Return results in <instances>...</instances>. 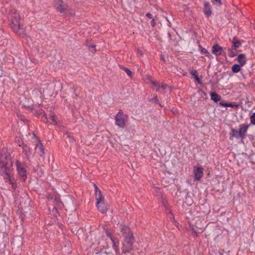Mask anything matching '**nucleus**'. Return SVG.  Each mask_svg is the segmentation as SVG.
Masks as SVG:
<instances>
[{"label": "nucleus", "mask_w": 255, "mask_h": 255, "mask_svg": "<svg viewBox=\"0 0 255 255\" xmlns=\"http://www.w3.org/2000/svg\"><path fill=\"white\" fill-rule=\"evenodd\" d=\"M220 106L224 107H228V103H226L224 101H221L219 103Z\"/></svg>", "instance_id": "obj_30"}, {"label": "nucleus", "mask_w": 255, "mask_h": 255, "mask_svg": "<svg viewBox=\"0 0 255 255\" xmlns=\"http://www.w3.org/2000/svg\"><path fill=\"white\" fill-rule=\"evenodd\" d=\"M16 165L18 174L22 181H25L26 178V171L24 167V165L21 163L19 161L16 162Z\"/></svg>", "instance_id": "obj_7"}, {"label": "nucleus", "mask_w": 255, "mask_h": 255, "mask_svg": "<svg viewBox=\"0 0 255 255\" xmlns=\"http://www.w3.org/2000/svg\"><path fill=\"white\" fill-rule=\"evenodd\" d=\"M251 123L255 125V113H254L250 117Z\"/></svg>", "instance_id": "obj_28"}, {"label": "nucleus", "mask_w": 255, "mask_h": 255, "mask_svg": "<svg viewBox=\"0 0 255 255\" xmlns=\"http://www.w3.org/2000/svg\"><path fill=\"white\" fill-rule=\"evenodd\" d=\"M121 232L123 233V235L126 238V236H128V234H132V233L130 232L129 228L126 226L122 225L121 227Z\"/></svg>", "instance_id": "obj_17"}, {"label": "nucleus", "mask_w": 255, "mask_h": 255, "mask_svg": "<svg viewBox=\"0 0 255 255\" xmlns=\"http://www.w3.org/2000/svg\"><path fill=\"white\" fill-rule=\"evenodd\" d=\"M12 165L10 155L4 150H2L0 153V173L3 175H5L10 183H12Z\"/></svg>", "instance_id": "obj_1"}, {"label": "nucleus", "mask_w": 255, "mask_h": 255, "mask_svg": "<svg viewBox=\"0 0 255 255\" xmlns=\"http://www.w3.org/2000/svg\"><path fill=\"white\" fill-rule=\"evenodd\" d=\"M211 99L215 102L220 101L221 99V96L216 93H211L210 94Z\"/></svg>", "instance_id": "obj_20"}, {"label": "nucleus", "mask_w": 255, "mask_h": 255, "mask_svg": "<svg viewBox=\"0 0 255 255\" xmlns=\"http://www.w3.org/2000/svg\"><path fill=\"white\" fill-rule=\"evenodd\" d=\"M168 89L169 90V92H170L171 91V89L169 88H168Z\"/></svg>", "instance_id": "obj_43"}, {"label": "nucleus", "mask_w": 255, "mask_h": 255, "mask_svg": "<svg viewBox=\"0 0 255 255\" xmlns=\"http://www.w3.org/2000/svg\"><path fill=\"white\" fill-rule=\"evenodd\" d=\"M191 74L195 77H196V76H198L197 75V72L196 71H192L191 72Z\"/></svg>", "instance_id": "obj_33"}, {"label": "nucleus", "mask_w": 255, "mask_h": 255, "mask_svg": "<svg viewBox=\"0 0 255 255\" xmlns=\"http://www.w3.org/2000/svg\"><path fill=\"white\" fill-rule=\"evenodd\" d=\"M249 128V125L246 124L240 125L239 129H231L232 135L236 138L244 139L246 137Z\"/></svg>", "instance_id": "obj_2"}, {"label": "nucleus", "mask_w": 255, "mask_h": 255, "mask_svg": "<svg viewBox=\"0 0 255 255\" xmlns=\"http://www.w3.org/2000/svg\"><path fill=\"white\" fill-rule=\"evenodd\" d=\"M201 53L203 54H206V55L209 58H211L212 55L210 54V53L205 48H202L201 50Z\"/></svg>", "instance_id": "obj_26"}, {"label": "nucleus", "mask_w": 255, "mask_h": 255, "mask_svg": "<svg viewBox=\"0 0 255 255\" xmlns=\"http://www.w3.org/2000/svg\"><path fill=\"white\" fill-rule=\"evenodd\" d=\"M2 75V71L1 68H0V77H1Z\"/></svg>", "instance_id": "obj_38"}, {"label": "nucleus", "mask_w": 255, "mask_h": 255, "mask_svg": "<svg viewBox=\"0 0 255 255\" xmlns=\"http://www.w3.org/2000/svg\"><path fill=\"white\" fill-rule=\"evenodd\" d=\"M153 100H154V102H155V103H158V102H159V101H158V99L157 98V97H156V96L155 97H154V99H153Z\"/></svg>", "instance_id": "obj_37"}, {"label": "nucleus", "mask_w": 255, "mask_h": 255, "mask_svg": "<svg viewBox=\"0 0 255 255\" xmlns=\"http://www.w3.org/2000/svg\"><path fill=\"white\" fill-rule=\"evenodd\" d=\"M47 120L48 122L52 125H56L57 123V117L54 114L52 113H51L49 115V118L47 119Z\"/></svg>", "instance_id": "obj_16"}, {"label": "nucleus", "mask_w": 255, "mask_h": 255, "mask_svg": "<svg viewBox=\"0 0 255 255\" xmlns=\"http://www.w3.org/2000/svg\"><path fill=\"white\" fill-rule=\"evenodd\" d=\"M237 59L241 66H243L246 63V57L244 54L239 55Z\"/></svg>", "instance_id": "obj_18"}, {"label": "nucleus", "mask_w": 255, "mask_h": 255, "mask_svg": "<svg viewBox=\"0 0 255 255\" xmlns=\"http://www.w3.org/2000/svg\"><path fill=\"white\" fill-rule=\"evenodd\" d=\"M194 178L196 180H199L203 175V169L202 167H197L194 170Z\"/></svg>", "instance_id": "obj_12"}, {"label": "nucleus", "mask_w": 255, "mask_h": 255, "mask_svg": "<svg viewBox=\"0 0 255 255\" xmlns=\"http://www.w3.org/2000/svg\"><path fill=\"white\" fill-rule=\"evenodd\" d=\"M101 255V254H99V255Z\"/></svg>", "instance_id": "obj_44"}, {"label": "nucleus", "mask_w": 255, "mask_h": 255, "mask_svg": "<svg viewBox=\"0 0 255 255\" xmlns=\"http://www.w3.org/2000/svg\"><path fill=\"white\" fill-rule=\"evenodd\" d=\"M191 226V229L193 233H196L197 231L195 230L194 227L200 230H202L204 228L205 223L203 219H202L199 217L194 218L190 223Z\"/></svg>", "instance_id": "obj_6"}, {"label": "nucleus", "mask_w": 255, "mask_h": 255, "mask_svg": "<svg viewBox=\"0 0 255 255\" xmlns=\"http://www.w3.org/2000/svg\"><path fill=\"white\" fill-rule=\"evenodd\" d=\"M138 53H139L141 55H142V52L140 51H139V50H138Z\"/></svg>", "instance_id": "obj_39"}, {"label": "nucleus", "mask_w": 255, "mask_h": 255, "mask_svg": "<svg viewBox=\"0 0 255 255\" xmlns=\"http://www.w3.org/2000/svg\"><path fill=\"white\" fill-rule=\"evenodd\" d=\"M146 16L147 17H148V18H150V19H151V18H152V14H150V13H146Z\"/></svg>", "instance_id": "obj_35"}, {"label": "nucleus", "mask_w": 255, "mask_h": 255, "mask_svg": "<svg viewBox=\"0 0 255 255\" xmlns=\"http://www.w3.org/2000/svg\"><path fill=\"white\" fill-rule=\"evenodd\" d=\"M20 142H21L20 141H18V143H19V146H21V145L20 144Z\"/></svg>", "instance_id": "obj_41"}, {"label": "nucleus", "mask_w": 255, "mask_h": 255, "mask_svg": "<svg viewBox=\"0 0 255 255\" xmlns=\"http://www.w3.org/2000/svg\"><path fill=\"white\" fill-rule=\"evenodd\" d=\"M151 24L152 26H154L155 25V21L154 19H152L151 21Z\"/></svg>", "instance_id": "obj_36"}, {"label": "nucleus", "mask_w": 255, "mask_h": 255, "mask_svg": "<svg viewBox=\"0 0 255 255\" xmlns=\"http://www.w3.org/2000/svg\"><path fill=\"white\" fill-rule=\"evenodd\" d=\"M91 47L92 48L95 49L96 46L95 45H93V46H91Z\"/></svg>", "instance_id": "obj_40"}, {"label": "nucleus", "mask_w": 255, "mask_h": 255, "mask_svg": "<svg viewBox=\"0 0 255 255\" xmlns=\"http://www.w3.org/2000/svg\"><path fill=\"white\" fill-rule=\"evenodd\" d=\"M94 186L95 187V197H97L98 195H99V194L100 195V196H102V193L101 192V191L100 190V189L98 188L97 186L96 185V184H94Z\"/></svg>", "instance_id": "obj_25"}, {"label": "nucleus", "mask_w": 255, "mask_h": 255, "mask_svg": "<svg viewBox=\"0 0 255 255\" xmlns=\"http://www.w3.org/2000/svg\"><path fill=\"white\" fill-rule=\"evenodd\" d=\"M36 147L39 148L40 152L42 153L43 154H44L45 153L43 145L41 143H39L38 144H37L36 145Z\"/></svg>", "instance_id": "obj_23"}, {"label": "nucleus", "mask_w": 255, "mask_h": 255, "mask_svg": "<svg viewBox=\"0 0 255 255\" xmlns=\"http://www.w3.org/2000/svg\"><path fill=\"white\" fill-rule=\"evenodd\" d=\"M195 78L196 81L197 82H198L199 83H201L200 80V79L199 78V77H198V76H196V77H195Z\"/></svg>", "instance_id": "obj_34"}, {"label": "nucleus", "mask_w": 255, "mask_h": 255, "mask_svg": "<svg viewBox=\"0 0 255 255\" xmlns=\"http://www.w3.org/2000/svg\"><path fill=\"white\" fill-rule=\"evenodd\" d=\"M213 2L214 3L215 2H218L219 5L222 4V2L221 0H213Z\"/></svg>", "instance_id": "obj_32"}, {"label": "nucleus", "mask_w": 255, "mask_h": 255, "mask_svg": "<svg viewBox=\"0 0 255 255\" xmlns=\"http://www.w3.org/2000/svg\"><path fill=\"white\" fill-rule=\"evenodd\" d=\"M11 22L19 21L20 16L15 9H11L9 12Z\"/></svg>", "instance_id": "obj_10"}, {"label": "nucleus", "mask_w": 255, "mask_h": 255, "mask_svg": "<svg viewBox=\"0 0 255 255\" xmlns=\"http://www.w3.org/2000/svg\"><path fill=\"white\" fill-rule=\"evenodd\" d=\"M151 84L152 88L156 91H159L160 90L165 91L168 88L167 86L166 85H160L159 83L154 81L151 82Z\"/></svg>", "instance_id": "obj_11"}, {"label": "nucleus", "mask_w": 255, "mask_h": 255, "mask_svg": "<svg viewBox=\"0 0 255 255\" xmlns=\"http://www.w3.org/2000/svg\"><path fill=\"white\" fill-rule=\"evenodd\" d=\"M223 51L222 47L218 44H216L212 47V52L216 56L221 55Z\"/></svg>", "instance_id": "obj_13"}, {"label": "nucleus", "mask_w": 255, "mask_h": 255, "mask_svg": "<svg viewBox=\"0 0 255 255\" xmlns=\"http://www.w3.org/2000/svg\"><path fill=\"white\" fill-rule=\"evenodd\" d=\"M133 242V234H129L128 236H126L123 243V252L124 253L129 252L132 250Z\"/></svg>", "instance_id": "obj_5"}, {"label": "nucleus", "mask_w": 255, "mask_h": 255, "mask_svg": "<svg viewBox=\"0 0 255 255\" xmlns=\"http://www.w3.org/2000/svg\"><path fill=\"white\" fill-rule=\"evenodd\" d=\"M96 206L98 210L102 213H105L108 211L109 206L106 203L104 197L102 196L98 195L96 198Z\"/></svg>", "instance_id": "obj_4"}, {"label": "nucleus", "mask_w": 255, "mask_h": 255, "mask_svg": "<svg viewBox=\"0 0 255 255\" xmlns=\"http://www.w3.org/2000/svg\"><path fill=\"white\" fill-rule=\"evenodd\" d=\"M123 69L128 76L130 77L132 76V72L129 69L127 68H124Z\"/></svg>", "instance_id": "obj_27"}, {"label": "nucleus", "mask_w": 255, "mask_h": 255, "mask_svg": "<svg viewBox=\"0 0 255 255\" xmlns=\"http://www.w3.org/2000/svg\"><path fill=\"white\" fill-rule=\"evenodd\" d=\"M48 198H49V199H51V200L52 199V198L51 197H50V196H49V197H48Z\"/></svg>", "instance_id": "obj_42"}, {"label": "nucleus", "mask_w": 255, "mask_h": 255, "mask_svg": "<svg viewBox=\"0 0 255 255\" xmlns=\"http://www.w3.org/2000/svg\"><path fill=\"white\" fill-rule=\"evenodd\" d=\"M54 6L56 9L60 13H64L67 9L68 6L62 0H55L54 1Z\"/></svg>", "instance_id": "obj_8"}, {"label": "nucleus", "mask_w": 255, "mask_h": 255, "mask_svg": "<svg viewBox=\"0 0 255 255\" xmlns=\"http://www.w3.org/2000/svg\"><path fill=\"white\" fill-rule=\"evenodd\" d=\"M10 26L13 30L19 35H21L24 34L23 28L21 26L19 21L11 22Z\"/></svg>", "instance_id": "obj_9"}, {"label": "nucleus", "mask_w": 255, "mask_h": 255, "mask_svg": "<svg viewBox=\"0 0 255 255\" xmlns=\"http://www.w3.org/2000/svg\"><path fill=\"white\" fill-rule=\"evenodd\" d=\"M128 116L120 110L115 117L116 125L120 128H124L128 121Z\"/></svg>", "instance_id": "obj_3"}, {"label": "nucleus", "mask_w": 255, "mask_h": 255, "mask_svg": "<svg viewBox=\"0 0 255 255\" xmlns=\"http://www.w3.org/2000/svg\"><path fill=\"white\" fill-rule=\"evenodd\" d=\"M205 6V14L207 16L209 17L211 15L212 13V11L210 8V4L208 2H206L204 4Z\"/></svg>", "instance_id": "obj_19"}, {"label": "nucleus", "mask_w": 255, "mask_h": 255, "mask_svg": "<svg viewBox=\"0 0 255 255\" xmlns=\"http://www.w3.org/2000/svg\"><path fill=\"white\" fill-rule=\"evenodd\" d=\"M54 202L56 206L58 207H61L62 206V203L60 201V199L58 197H55L54 199Z\"/></svg>", "instance_id": "obj_24"}, {"label": "nucleus", "mask_w": 255, "mask_h": 255, "mask_svg": "<svg viewBox=\"0 0 255 255\" xmlns=\"http://www.w3.org/2000/svg\"><path fill=\"white\" fill-rule=\"evenodd\" d=\"M232 107V108H238L239 107V105L237 104L236 103H228V107Z\"/></svg>", "instance_id": "obj_29"}, {"label": "nucleus", "mask_w": 255, "mask_h": 255, "mask_svg": "<svg viewBox=\"0 0 255 255\" xmlns=\"http://www.w3.org/2000/svg\"><path fill=\"white\" fill-rule=\"evenodd\" d=\"M233 46L234 47V48H237L241 46V43L240 41L237 40L235 38H234L233 41Z\"/></svg>", "instance_id": "obj_22"}, {"label": "nucleus", "mask_w": 255, "mask_h": 255, "mask_svg": "<svg viewBox=\"0 0 255 255\" xmlns=\"http://www.w3.org/2000/svg\"><path fill=\"white\" fill-rule=\"evenodd\" d=\"M21 143L22 142H21ZM22 145L23 149L22 152L25 154L26 158L28 159L31 155L32 152L30 148L28 146H27L26 145H24L23 143H22Z\"/></svg>", "instance_id": "obj_14"}, {"label": "nucleus", "mask_w": 255, "mask_h": 255, "mask_svg": "<svg viewBox=\"0 0 255 255\" xmlns=\"http://www.w3.org/2000/svg\"><path fill=\"white\" fill-rule=\"evenodd\" d=\"M232 70L234 73H237L241 70V65L234 64L232 67Z\"/></svg>", "instance_id": "obj_21"}, {"label": "nucleus", "mask_w": 255, "mask_h": 255, "mask_svg": "<svg viewBox=\"0 0 255 255\" xmlns=\"http://www.w3.org/2000/svg\"><path fill=\"white\" fill-rule=\"evenodd\" d=\"M110 239L113 243V247L116 252L117 255H121L120 251L119 249V242L118 241H115L113 240L111 237Z\"/></svg>", "instance_id": "obj_15"}, {"label": "nucleus", "mask_w": 255, "mask_h": 255, "mask_svg": "<svg viewBox=\"0 0 255 255\" xmlns=\"http://www.w3.org/2000/svg\"><path fill=\"white\" fill-rule=\"evenodd\" d=\"M230 53L229 54V56L231 57H233L235 56V54L233 52H232V50H230Z\"/></svg>", "instance_id": "obj_31"}]
</instances>
